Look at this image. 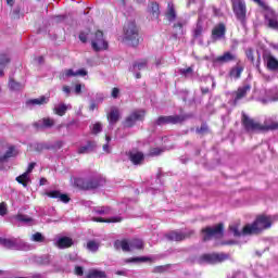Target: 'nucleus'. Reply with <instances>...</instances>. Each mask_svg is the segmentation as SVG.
<instances>
[{
	"label": "nucleus",
	"instance_id": "obj_54",
	"mask_svg": "<svg viewBox=\"0 0 278 278\" xmlns=\"http://www.w3.org/2000/svg\"><path fill=\"white\" fill-rule=\"evenodd\" d=\"M247 56H248V59L249 60H251V62H253V51L252 50H249L248 52H247Z\"/></svg>",
	"mask_w": 278,
	"mask_h": 278
},
{
	"label": "nucleus",
	"instance_id": "obj_52",
	"mask_svg": "<svg viewBox=\"0 0 278 278\" xmlns=\"http://www.w3.org/2000/svg\"><path fill=\"white\" fill-rule=\"evenodd\" d=\"M103 99H104L103 93H97V96H96V101H97L98 103H101V102L103 101Z\"/></svg>",
	"mask_w": 278,
	"mask_h": 278
},
{
	"label": "nucleus",
	"instance_id": "obj_7",
	"mask_svg": "<svg viewBox=\"0 0 278 278\" xmlns=\"http://www.w3.org/2000/svg\"><path fill=\"white\" fill-rule=\"evenodd\" d=\"M229 260V254L226 253H212L204 254L198 260L199 264H219V262H225Z\"/></svg>",
	"mask_w": 278,
	"mask_h": 278
},
{
	"label": "nucleus",
	"instance_id": "obj_19",
	"mask_svg": "<svg viewBox=\"0 0 278 278\" xmlns=\"http://www.w3.org/2000/svg\"><path fill=\"white\" fill-rule=\"evenodd\" d=\"M68 110H73V105L71 104H65V103H59L54 105V114L58 116H64Z\"/></svg>",
	"mask_w": 278,
	"mask_h": 278
},
{
	"label": "nucleus",
	"instance_id": "obj_4",
	"mask_svg": "<svg viewBox=\"0 0 278 278\" xmlns=\"http://www.w3.org/2000/svg\"><path fill=\"white\" fill-rule=\"evenodd\" d=\"M0 244L4 249H11V251H31V244L23 241L18 238H3L0 237Z\"/></svg>",
	"mask_w": 278,
	"mask_h": 278
},
{
	"label": "nucleus",
	"instance_id": "obj_22",
	"mask_svg": "<svg viewBox=\"0 0 278 278\" xmlns=\"http://www.w3.org/2000/svg\"><path fill=\"white\" fill-rule=\"evenodd\" d=\"M55 244L59 249H68V247H73V239L62 237L56 240Z\"/></svg>",
	"mask_w": 278,
	"mask_h": 278
},
{
	"label": "nucleus",
	"instance_id": "obj_58",
	"mask_svg": "<svg viewBox=\"0 0 278 278\" xmlns=\"http://www.w3.org/2000/svg\"><path fill=\"white\" fill-rule=\"evenodd\" d=\"M115 275H123V276H125V275H127V270H117L115 273Z\"/></svg>",
	"mask_w": 278,
	"mask_h": 278
},
{
	"label": "nucleus",
	"instance_id": "obj_48",
	"mask_svg": "<svg viewBox=\"0 0 278 278\" xmlns=\"http://www.w3.org/2000/svg\"><path fill=\"white\" fill-rule=\"evenodd\" d=\"M8 214V204L5 202L0 203V216H5Z\"/></svg>",
	"mask_w": 278,
	"mask_h": 278
},
{
	"label": "nucleus",
	"instance_id": "obj_6",
	"mask_svg": "<svg viewBox=\"0 0 278 278\" xmlns=\"http://www.w3.org/2000/svg\"><path fill=\"white\" fill-rule=\"evenodd\" d=\"M254 3H257V5H260V8H263V10H267L265 13V20L268 23V27H270L271 29H278V17H277V13H275V11L268 9V5H266V2H264L263 0H253Z\"/></svg>",
	"mask_w": 278,
	"mask_h": 278
},
{
	"label": "nucleus",
	"instance_id": "obj_34",
	"mask_svg": "<svg viewBox=\"0 0 278 278\" xmlns=\"http://www.w3.org/2000/svg\"><path fill=\"white\" fill-rule=\"evenodd\" d=\"M150 13L152 14V18H159L160 5L157 3H152L150 7Z\"/></svg>",
	"mask_w": 278,
	"mask_h": 278
},
{
	"label": "nucleus",
	"instance_id": "obj_38",
	"mask_svg": "<svg viewBox=\"0 0 278 278\" xmlns=\"http://www.w3.org/2000/svg\"><path fill=\"white\" fill-rule=\"evenodd\" d=\"M15 220H17V223H23L24 225H29L31 223V218L27 215H17L15 216Z\"/></svg>",
	"mask_w": 278,
	"mask_h": 278
},
{
	"label": "nucleus",
	"instance_id": "obj_57",
	"mask_svg": "<svg viewBox=\"0 0 278 278\" xmlns=\"http://www.w3.org/2000/svg\"><path fill=\"white\" fill-rule=\"evenodd\" d=\"M90 110H91V112H94V110H97V103L91 102Z\"/></svg>",
	"mask_w": 278,
	"mask_h": 278
},
{
	"label": "nucleus",
	"instance_id": "obj_1",
	"mask_svg": "<svg viewBox=\"0 0 278 278\" xmlns=\"http://www.w3.org/2000/svg\"><path fill=\"white\" fill-rule=\"evenodd\" d=\"M271 225L273 218L270 216L260 215L253 224L240 228V223H235L229 226V229L235 238H240V236H251V233H260L264 229H270Z\"/></svg>",
	"mask_w": 278,
	"mask_h": 278
},
{
	"label": "nucleus",
	"instance_id": "obj_36",
	"mask_svg": "<svg viewBox=\"0 0 278 278\" xmlns=\"http://www.w3.org/2000/svg\"><path fill=\"white\" fill-rule=\"evenodd\" d=\"M242 71L243 68L240 66L233 67L230 71V77H232V79H239L240 75H242Z\"/></svg>",
	"mask_w": 278,
	"mask_h": 278
},
{
	"label": "nucleus",
	"instance_id": "obj_35",
	"mask_svg": "<svg viewBox=\"0 0 278 278\" xmlns=\"http://www.w3.org/2000/svg\"><path fill=\"white\" fill-rule=\"evenodd\" d=\"M96 223H121L123 218L121 216L112 217L110 219H103V218H93Z\"/></svg>",
	"mask_w": 278,
	"mask_h": 278
},
{
	"label": "nucleus",
	"instance_id": "obj_16",
	"mask_svg": "<svg viewBox=\"0 0 278 278\" xmlns=\"http://www.w3.org/2000/svg\"><path fill=\"white\" fill-rule=\"evenodd\" d=\"M86 75H88V72L84 68L77 70L76 72L73 70H65L62 73L61 77H62V79H68V77H77V76L86 77Z\"/></svg>",
	"mask_w": 278,
	"mask_h": 278
},
{
	"label": "nucleus",
	"instance_id": "obj_42",
	"mask_svg": "<svg viewBox=\"0 0 278 278\" xmlns=\"http://www.w3.org/2000/svg\"><path fill=\"white\" fill-rule=\"evenodd\" d=\"M91 131L92 134H101V131H103V126L101 125V123H96L91 127Z\"/></svg>",
	"mask_w": 278,
	"mask_h": 278
},
{
	"label": "nucleus",
	"instance_id": "obj_20",
	"mask_svg": "<svg viewBox=\"0 0 278 278\" xmlns=\"http://www.w3.org/2000/svg\"><path fill=\"white\" fill-rule=\"evenodd\" d=\"M118 118H121V113L117 108H112L111 112L108 114V121L110 125H116L118 123Z\"/></svg>",
	"mask_w": 278,
	"mask_h": 278
},
{
	"label": "nucleus",
	"instance_id": "obj_53",
	"mask_svg": "<svg viewBox=\"0 0 278 278\" xmlns=\"http://www.w3.org/2000/svg\"><path fill=\"white\" fill-rule=\"evenodd\" d=\"M75 93L76 94H81V85L78 84V85L75 86Z\"/></svg>",
	"mask_w": 278,
	"mask_h": 278
},
{
	"label": "nucleus",
	"instance_id": "obj_40",
	"mask_svg": "<svg viewBox=\"0 0 278 278\" xmlns=\"http://www.w3.org/2000/svg\"><path fill=\"white\" fill-rule=\"evenodd\" d=\"M175 36H184V24L178 22L174 25Z\"/></svg>",
	"mask_w": 278,
	"mask_h": 278
},
{
	"label": "nucleus",
	"instance_id": "obj_47",
	"mask_svg": "<svg viewBox=\"0 0 278 278\" xmlns=\"http://www.w3.org/2000/svg\"><path fill=\"white\" fill-rule=\"evenodd\" d=\"M180 75H184V77H192V67L180 70Z\"/></svg>",
	"mask_w": 278,
	"mask_h": 278
},
{
	"label": "nucleus",
	"instance_id": "obj_23",
	"mask_svg": "<svg viewBox=\"0 0 278 278\" xmlns=\"http://www.w3.org/2000/svg\"><path fill=\"white\" fill-rule=\"evenodd\" d=\"M165 16L169 23H173V21L177 18V12L175 11V4L173 2L167 3V12Z\"/></svg>",
	"mask_w": 278,
	"mask_h": 278
},
{
	"label": "nucleus",
	"instance_id": "obj_31",
	"mask_svg": "<svg viewBox=\"0 0 278 278\" xmlns=\"http://www.w3.org/2000/svg\"><path fill=\"white\" fill-rule=\"evenodd\" d=\"M9 88L10 90H13L14 92H18V90H23L25 88V85L21 83H16L14 79L9 80Z\"/></svg>",
	"mask_w": 278,
	"mask_h": 278
},
{
	"label": "nucleus",
	"instance_id": "obj_50",
	"mask_svg": "<svg viewBox=\"0 0 278 278\" xmlns=\"http://www.w3.org/2000/svg\"><path fill=\"white\" fill-rule=\"evenodd\" d=\"M119 92H121V90H118V88H113V90H112V97H113V99H117Z\"/></svg>",
	"mask_w": 278,
	"mask_h": 278
},
{
	"label": "nucleus",
	"instance_id": "obj_18",
	"mask_svg": "<svg viewBox=\"0 0 278 278\" xmlns=\"http://www.w3.org/2000/svg\"><path fill=\"white\" fill-rule=\"evenodd\" d=\"M225 31H226L225 25L218 24L212 30V39L220 40V39L225 38Z\"/></svg>",
	"mask_w": 278,
	"mask_h": 278
},
{
	"label": "nucleus",
	"instance_id": "obj_51",
	"mask_svg": "<svg viewBox=\"0 0 278 278\" xmlns=\"http://www.w3.org/2000/svg\"><path fill=\"white\" fill-rule=\"evenodd\" d=\"M75 275H78L79 277H81V275H84V268L77 266L75 268Z\"/></svg>",
	"mask_w": 278,
	"mask_h": 278
},
{
	"label": "nucleus",
	"instance_id": "obj_13",
	"mask_svg": "<svg viewBox=\"0 0 278 278\" xmlns=\"http://www.w3.org/2000/svg\"><path fill=\"white\" fill-rule=\"evenodd\" d=\"M251 92V87L249 85H244L243 87H239L237 91L233 92V103H240L242 99H245L247 94Z\"/></svg>",
	"mask_w": 278,
	"mask_h": 278
},
{
	"label": "nucleus",
	"instance_id": "obj_15",
	"mask_svg": "<svg viewBox=\"0 0 278 278\" xmlns=\"http://www.w3.org/2000/svg\"><path fill=\"white\" fill-rule=\"evenodd\" d=\"M53 125H55V119H53L51 117H43V118L37 121L34 124V127H36V129H51V127H53Z\"/></svg>",
	"mask_w": 278,
	"mask_h": 278
},
{
	"label": "nucleus",
	"instance_id": "obj_24",
	"mask_svg": "<svg viewBox=\"0 0 278 278\" xmlns=\"http://www.w3.org/2000/svg\"><path fill=\"white\" fill-rule=\"evenodd\" d=\"M265 62L269 71H278V60L275 56L267 55L265 58Z\"/></svg>",
	"mask_w": 278,
	"mask_h": 278
},
{
	"label": "nucleus",
	"instance_id": "obj_10",
	"mask_svg": "<svg viewBox=\"0 0 278 278\" xmlns=\"http://www.w3.org/2000/svg\"><path fill=\"white\" fill-rule=\"evenodd\" d=\"M223 224H218L215 227H206L202 229V233L204 235L203 240L206 241L211 238H223Z\"/></svg>",
	"mask_w": 278,
	"mask_h": 278
},
{
	"label": "nucleus",
	"instance_id": "obj_2",
	"mask_svg": "<svg viewBox=\"0 0 278 278\" xmlns=\"http://www.w3.org/2000/svg\"><path fill=\"white\" fill-rule=\"evenodd\" d=\"M243 125L247 131H269L278 129V123L273 122V118H267L264 122V125L249 118V116L243 115Z\"/></svg>",
	"mask_w": 278,
	"mask_h": 278
},
{
	"label": "nucleus",
	"instance_id": "obj_62",
	"mask_svg": "<svg viewBox=\"0 0 278 278\" xmlns=\"http://www.w3.org/2000/svg\"><path fill=\"white\" fill-rule=\"evenodd\" d=\"M42 264H49V257L48 256H46V261H43Z\"/></svg>",
	"mask_w": 278,
	"mask_h": 278
},
{
	"label": "nucleus",
	"instance_id": "obj_46",
	"mask_svg": "<svg viewBox=\"0 0 278 278\" xmlns=\"http://www.w3.org/2000/svg\"><path fill=\"white\" fill-rule=\"evenodd\" d=\"M88 36H90V30L81 31L79 34V40L80 42H88Z\"/></svg>",
	"mask_w": 278,
	"mask_h": 278
},
{
	"label": "nucleus",
	"instance_id": "obj_28",
	"mask_svg": "<svg viewBox=\"0 0 278 278\" xmlns=\"http://www.w3.org/2000/svg\"><path fill=\"white\" fill-rule=\"evenodd\" d=\"M17 151L16 148L14 147H10L8 149V151L5 152V154L3 156H0V163L1 162H8V160H10V157H15V155H17Z\"/></svg>",
	"mask_w": 278,
	"mask_h": 278
},
{
	"label": "nucleus",
	"instance_id": "obj_29",
	"mask_svg": "<svg viewBox=\"0 0 278 278\" xmlns=\"http://www.w3.org/2000/svg\"><path fill=\"white\" fill-rule=\"evenodd\" d=\"M10 63V56L5 53H0V76L3 75L5 65Z\"/></svg>",
	"mask_w": 278,
	"mask_h": 278
},
{
	"label": "nucleus",
	"instance_id": "obj_56",
	"mask_svg": "<svg viewBox=\"0 0 278 278\" xmlns=\"http://www.w3.org/2000/svg\"><path fill=\"white\" fill-rule=\"evenodd\" d=\"M199 134H205L207 131V126H201L200 129H198Z\"/></svg>",
	"mask_w": 278,
	"mask_h": 278
},
{
	"label": "nucleus",
	"instance_id": "obj_27",
	"mask_svg": "<svg viewBox=\"0 0 278 278\" xmlns=\"http://www.w3.org/2000/svg\"><path fill=\"white\" fill-rule=\"evenodd\" d=\"M47 103H49V97L45 96L27 101V105H47Z\"/></svg>",
	"mask_w": 278,
	"mask_h": 278
},
{
	"label": "nucleus",
	"instance_id": "obj_45",
	"mask_svg": "<svg viewBox=\"0 0 278 278\" xmlns=\"http://www.w3.org/2000/svg\"><path fill=\"white\" fill-rule=\"evenodd\" d=\"M162 153H164V150L160 149V148H153V149L150 150V155L152 157H155L157 155H162Z\"/></svg>",
	"mask_w": 278,
	"mask_h": 278
},
{
	"label": "nucleus",
	"instance_id": "obj_60",
	"mask_svg": "<svg viewBox=\"0 0 278 278\" xmlns=\"http://www.w3.org/2000/svg\"><path fill=\"white\" fill-rule=\"evenodd\" d=\"M7 3L12 8V5H14V0H7Z\"/></svg>",
	"mask_w": 278,
	"mask_h": 278
},
{
	"label": "nucleus",
	"instance_id": "obj_55",
	"mask_svg": "<svg viewBox=\"0 0 278 278\" xmlns=\"http://www.w3.org/2000/svg\"><path fill=\"white\" fill-rule=\"evenodd\" d=\"M63 92H65V94H71V87L64 86L63 87Z\"/></svg>",
	"mask_w": 278,
	"mask_h": 278
},
{
	"label": "nucleus",
	"instance_id": "obj_64",
	"mask_svg": "<svg viewBox=\"0 0 278 278\" xmlns=\"http://www.w3.org/2000/svg\"><path fill=\"white\" fill-rule=\"evenodd\" d=\"M160 64H162V61H156V66H159Z\"/></svg>",
	"mask_w": 278,
	"mask_h": 278
},
{
	"label": "nucleus",
	"instance_id": "obj_49",
	"mask_svg": "<svg viewBox=\"0 0 278 278\" xmlns=\"http://www.w3.org/2000/svg\"><path fill=\"white\" fill-rule=\"evenodd\" d=\"M94 212L96 214H108V207H98Z\"/></svg>",
	"mask_w": 278,
	"mask_h": 278
},
{
	"label": "nucleus",
	"instance_id": "obj_39",
	"mask_svg": "<svg viewBox=\"0 0 278 278\" xmlns=\"http://www.w3.org/2000/svg\"><path fill=\"white\" fill-rule=\"evenodd\" d=\"M87 249L91 251V253H97V251H99V243L97 241H88Z\"/></svg>",
	"mask_w": 278,
	"mask_h": 278
},
{
	"label": "nucleus",
	"instance_id": "obj_9",
	"mask_svg": "<svg viewBox=\"0 0 278 278\" xmlns=\"http://www.w3.org/2000/svg\"><path fill=\"white\" fill-rule=\"evenodd\" d=\"M91 47L93 51H105L108 49V41L103 38V31H96L91 39Z\"/></svg>",
	"mask_w": 278,
	"mask_h": 278
},
{
	"label": "nucleus",
	"instance_id": "obj_59",
	"mask_svg": "<svg viewBox=\"0 0 278 278\" xmlns=\"http://www.w3.org/2000/svg\"><path fill=\"white\" fill-rule=\"evenodd\" d=\"M45 184H47V179L46 178H41L40 179V186H45Z\"/></svg>",
	"mask_w": 278,
	"mask_h": 278
},
{
	"label": "nucleus",
	"instance_id": "obj_37",
	"mask_svg": "<svg viewBox=\"0 0 278 278\" xmlns=\"http://www.w3.org/2000/svg\"><path fill=\"white\" fill-rule=\"evenodd\" d=\"M144 68H147V61H139L134 64L132 73H136L137 71H144Z\"/></svg>",
	"mask_w": 278,
	"mask_h": 278
},
{
	"label": "nucleus",
	"instance_id": "obj_33",
	"mask_svg": "<svg viewBox=\"0 0 278 278\" xmlns=\"http://www.w3.org/2000/svg\"><path fill=\"white\" fill-rule=\"evenodd\" d=\"M203 34V22L198 21V24L195 28L193 29V36L194 38H201V35Z\"/></svg>",
	"mask_w": 278,
	"mask_h": 278
},
{
	"label": "nucleus",
	"instance_id": "obj_44",
	"mask_svg": "<svg viewBox=\"0 0 278 278\" xmlns=\"http://www.w3.org/2000/svg\"><path fill=\"white\" fill-rule=\"evenodd\" d=\"M126 262H128V263H134V262H149V257H147V256L131 257V258H128Z\"/></svg>",
	"mask_w": 278,
	"mask_h": 278
},
{
	"label": "nucleus",
	"instance_id": "obj_30",
	"mask_svg": "<svg viewBox=\"0 0 278 278\" xmlns=\"http://www.w3.org/2000/svg\"><path fill=\"white\" fill-rule=\"evenodd\" d=\"M104 184H105V180L94 178L88 182L87 188H89L90 190H94V189L99 188V186H103Z\"/></svg>",
	"mask_w": 278,
	"mask_h": 278
},
{
	"label": "nucleus",
	"instance_id": "obj_43",
	"mask_svg": "<svg viewBox=\"0 0 278 278\" xmlns=\"http://www.w3.org/2000/svg\"><path fill=\"white\" fill-rule=\"evenodd\" d=\"M105 140H106V143L103 146V151H104V153H111L110 142L112 141V137L106 135Z\"/></svg>",
	"mask_w": 278,
	"mask_h": 278
},
{
	"label": "nucleus",
	"instance_id": "obj_8",
	"mask_svg": "<svg viewBox=\"0 0 278 278\" xmlns=\"http://www.w3.org/2000/svg\"><path fill=\"white\" fill-rule=\"evenodd\" d=\"M232 8L238 21L244 25V21H247V3L244 0H232Z\"/></svg>",
	"mask_w": 278,
	"mask_h": 278
},
{
	"label": "nucleus",
	"instance_id": "obj_3",
	"mask_svg": "<svg viewBox=\"0 0 278 278\" xmlns=\"http://www.w3.org/2000/svg\"><path fill=\"white\" fill-rule=\"evenodd\" d=\"M122 42H127V45H130L131 47H138L140 43V35L138 34L136 22H128L125 24Z\"/></svg>",
	"mask_w": 278,
	"mask_h": 278
},
{
	"label": "nucleus",
	"instance_id": "obj_32",
	"mask_svg": "<svg viewBox=\"0 0 278 278\" xmlns=\"http://www.w3.org/2000/svg\"><path fill=\"white\" fill-rule=\"evenodd\" d=\"M96 144L94 142L89 141L86 146H81L78 149V153L84 154V153H90L92 149H94Z\"/></svg>",
	"mask_w": 278,
	"mask_h": 278
},
{
	"label": "nucleus",
	"instance_id": "obj_26",
	"mask_svg": "<svg viewBox=\"0 0 278 278\" xmlns=\"http://www.w3.org/2000/svg\"><path fill=\"white\" fill-rule=\"evenodd\" d=\"M129 160L135 165L142 164V162L144 160V154H142V152H131L129 154Z\"/></svg>",
	"mask_w": 278,
	"mask_h": 278
},
{
	"label": "nucleus",
	"instance_id": "obj_17",
	"mask_svg": "<svg viewBox=\"0 0 278 278\" xmlns=\"http://www.w3.org/2000/svg\"><path fill=\"white\" fill-rule=\"evenodd\" d=\"M46 194L50 199H58L62 203H68V201H71V198H68L64 193H61L59 190H51V191L46 192Z\"/></svg>",
	"mask_w": 278,
	"mask_h": 278
},
{
	"label": "nucleus",
	"instance_id": "obj_11",
	"mask_svg": "<svg viewBox=\"0 0 278 278\" xmlns=\"http://www.w3.org/2000/svg\"><path fill=\"white\" fill-rule=\"evenodd\" d=\"M186 118L181 115H169V116H160L156 119L157 125H177L179 123H184Z\"/></svg>",
	"mask_w": 278,
	"mask_h": 278
},
{
	"label": "nucleus",
	"instance_id": "obj_14",
	"mask_svg": "<svg viewBox=\"0 0 278 278\" xmlns=\"http://www.w3.org/2000/svg\"><path fill=\"white\" fill-rule=\"evenodd\" d=\"M35 167H36V163H30L28 165L26 172L24 174H22L21 176L16 177V181L22 184V186H24V188H27V184H28V181H30L29 174L31 173V170H34Z\"/></svg>",
	"mask_w": 278,
	"mask_h": 278
},
{
	"label": "nucleus",
	"instance_id": "obj_41",
	"mask_svg": "<svg viewBox=\"0 0 278 278\" xmlns=\"http://www.w3.org/2000/svg\"><path fill=\"white\" fill-rule=\"evenodd\" d=\"M31 242H45V237L40 232H36L30 237Z\"/></svg>",
	"mask_w": 278,
	"mask_h": 278
},
{
	"label": "nucleus",
	"instance_id": "obj_63",
	"mask_svg": "<svg viewBox=\"0 0 278 278\" xmlns=\"http://www.w3.org/2000/svg\"><path fill=\"white\" fill-rule=\"evenodd\" d=\"M58 144H59V147H62V144H64V142L59 141Z\"/></svg>",
	"mask_w": 278,
	"mask_h": 278
},
{
	"label": "nucleus",
	"instance_id": "obj_21",
	"mask_svg": "<svg viewBox=\"0 0 278 278\" xmlns=\"http://www.w3.org/2000/svg\"><path fill=\"white\" fill-rule=\"evenodd\" d=\"M232 60H236V54L231 52H225L223 55L217 56L215 62L218 64H227V62H232Z\"/></svg>",
	"mask_w": 278,
	"mask_h": 278
},
{
	"label": "nucleus",
	"instance_id": "obj_5",
	"mask_svg": "<svg viewBox=\"0 0 278 278\" xmlns=\"http://www.w3.org/2000/svg\"><path fill=\"white\" fill-rule=\"evenodd\" d=\"M115 249H122V251L125 252L136 251L144 249V242L142 241V239H132L130 241L117 240L115 241Z\"/></svg>",
	"mask_w": 278,
	"mask_h": 278
},
{
	"label": "nucleus",
	"instance_id": "obj_25",
	"mask_svg": "<svg viewBox=\"0 0 278 278\" xmlns=\"http://www.w3.org/2000/svg\"><path fill=\"white\" fill-rule=\"evenodd\" d=\"M166 238L168 240H173L174 242H181V240H185L186 235L181 231H172L166 235Z\"/></svg>",
	"mask_w": 278,
	"mask_h": 278
},
{
	"label": "nucleus",
	"instance_id": "obj_61",
	"mask_svg": "<svg viewBox=\"0 0 278 278\" xmlns=\"http://www.w3.org/2000/svg\"><path fill=\"white\" fill-rule=\"evenodd\" d=\"M135 77H136V79H140V77H141L140 73L135 72Z\"/></svg>",
	"mask_w": 278,
	"mask_h": 278
},
{
	"label": "nucleus",
	"instance_id": "obj_12",
	"mask_svg": "<svg viewBox=\"0 0 278 278\" xmlns=\"http://www.w3.org/2000/svg\"><path fill=\"white\" fill-rule=\"evenodd\" d=\"M144 121V111H134L124 122V127H134L138 122Z\"/></svg>",
	"mask_w": 278,
	"mask_h": 278
}]
</instances>
